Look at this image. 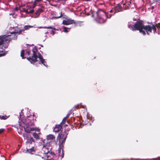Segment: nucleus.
I'll use <instances>...</instances> for the list:
<instances>
[{
  "label": "nucleus",
  "instance_id": "obj_34",
  "mask_svg": "<svg viewBox=\"0 0 160 160\" xmlns=\"http://www.w3.org/2000/svg\"><path fill=\"white\" fill-rule=\"evenodd\" d=\"M86 0L87 1H90V0Z\"/></svg>",
  "mask_w": 160,
  "mask_h": 160
},
{
  "label": "nucleus",
  "instance_id": "obj_17",
  "mask_svg": "<svg viewBox=\"0 0 160 160\" xmlns=\"http://www.w3.org/2000/svg\"><path fill=\"white\" fill-rule=\"evenodd\" d=\"M62 12H60V15L59 16H58V17H52V19H58V18H60V17H61L62 16Z\"/></svg>",
  "mask_w": 160,
  "mask_h": 160
},
{
  "label": "nucleus",
  "instance_id": "obj_11",
  "mask_svg": "<svg viewBox=\"0 0 160 160\" xmlns=\"http://www.w3.org/2000/svg\"><path fill=\"white\" fill-rule=\"evenodd\" d=\"M122 6L121 5H118L117 7H115L114 10L115 11V12H118L121 11Z\"/></svg>",
  "mask_w": 160,
  "mask_h": 160
},
{
  "label": "nucleus",
  "instance_id": "obj_19",
  "mask_svg": "<svg viewBox=\"0 0 160 160\" xmlns=\"http://www.w3.org/2000/svg\"><path fill=\"white\" fill-rule=\"evenodd\" d=\"M44 28H46V29H53L54 30H56V29L55 28H53V27H43Z\"/></svg>",
  "mask_w": 160,
  "mask_h": 160
},
{
  "label": "nucleus",
  "instance_id": "obj_23",
  "mask_svg": "<svg viewBox=\"0 0 160 160\" xmlns=\"http://www.w3.org/2000/svg\"><path fill=\"white\" fill-rule=\"evenodd\" d=\"M23 137L25 139H26L27 138V135L26 134H23Z\"/></svg>",
  "mask_w": 160,
  "mask_h": 160
},
{
  "label": "nucleus",
  "instance_id": "obj_38",
  "mask_svg": "<svg viewBox=\"0 0 160 160\" xmlns=\"http://www.w3.org/2000/svg\"><path fill=\"white\" fill-rule=\"evenodd\" d=\"M41 46L42 47H43V46L42 45H41Z\"/></svg>",
  "mask_w": 160,
  "mask_h": 160
},
{
  "label": "nucleus",
  "instance_id": "obj_2",
  "mask_svg": "<svg viewBox=\"0 0 160 160\" xmlns=\"http://www.w3.org/2000/svg\"><path fill=\"white\" fill-rule=\"evenodd\" d=\"M132 23L129 22L128 27L133 31L138 30L140 33L144 35L146 32L148 34H149L152 32V30L154 33L156 32V28L155 26L153 25H151L147 26H144L143 24V22L139 21L136 22L133 26H132Z\"/></svg>",
  "mask_w": 160,
  "mask_h": 160
},
{
  "label": "nucleus",
  "instance_id": "obj_6",
  "mask_svg": "<svg viewBox=\"0 0 160 160\" xmlns=\"http://www.w3.org/2000/svg\"><path fill=\"white\" fill-rule=\"evenodd\" d=\"M67 134V133L65 131L59 133L57 138V139L60 142L61 141V142H63L66 139Z\"/></svg>",
  "mask_w": 160,
  "mask_h": 160
},
{
  "label": "nucleus",
  "instance_id": "obj_18",
  "mask_svg": "<svg viewBox=\"0 0 160 160\" xmlns=\"http://www.w3.org/2000/svg\"><path fill=\"white\" fill-rule=\"evenodd\" d=\"M9 116H7L6 115H4V116H0V118L2 119H7L8 118V117H9Z\"/></svg>",
  "mask_w": 160,
  "mask_h": 160
},
{
  "label": "nucleus",
  "instance_id": "obj_5",
  "mask_svg": "<svg viewBox=\"0 0 160 160\" xmlns=\"http://www.w3.org/2000/svg\"><path fill=\"white\" fill-rule=\"evenodd\" d=\"M35 6V5H34L32 7L28 6H24V7L22 6L20 8V10L26 12L27 13H32L34 12L33 8Z\"/></svg>",
  "mask_w": 160,
  "mask_h": 160
},
{
  "label": "nucleus",
  "instance_id": "obj_10",
  "mask_svg": "<svg viewBox=\"0 0 160 160\" xmlns=\"http://www.w3.org/2000/svg\"><path fill=\"white\" fill-rule=\"evenodd\" d=\"M62 126L61 125H57L53 129V131L55 132H59L61 129Z\"/></svg>",
  "mask_w": 160,
  "mask_h": 160
},
{
  "label": "nucleus",
  "instance_id": "obj_28",
  "mask_svg": "<svg viewBox=\"0 0 160 160\" xmlns=\"http://www.w3.org/2000/svg\"><path fill=\"white\" fill-rule=\"evenodd\" d=\"M129 4H127V7H124V8H127L128 7H129Z\"/></svg>",
  "mask_w": 160,
  "mask_h": 160
},
{
  "label": "nucleus",
  "instance_id": "obj_37",
  "mask_svg": "<svg viewBox=\"0 0 160 160\" xmlns=\"http://www.w3.org/2000/svg\"><path fill=\"white\" fill-rule=\"evenodd\" d=\"M58 30V29H56V30Z\"/></svg>",
  "mask_w": 160,
  "mask_h": 160
},
{
  "label": "nucleus",
  "instance_id": "obj_32",
  "mask_svg": "<svg viewBox=\"0 0 160 160\" xmlns=\"http://www.w3.org/2000/svg\"><path fill=\"white\" fill-rule=\"evenodd\" d=\"M39 28H42V27H38Z\"/></svg>",
  "mask_w": 160,
  "mask_h": 160
},
{
  "label": "nucleus",
  "instance_id": "obj_16",
  "mask_svg": "<svg viewBox=\"0 0 160 160\" xmlns=\"http://www.w3.org/2000/svg\"><path fill=\"white\" fill-rule=\"evenodd\" d=\"M24 50H22L21 52V56L22 57V58H25L24 57Z\"/></svg>",
  "mask_w": 160,
  "mask_h": 160
},
{
  "label": "nucleus",
  "instance_id": "obj_1",
  "mask_svg": "<svg viewBox=\"0 0 160 160\" xmlns=\"http://www.w3.org/2000/svg\"><path fill=\"white\" fill-rule=\"evenodd\" d=\"M34 114H33L32 115L28 116L24 119L22 120L21 122H19V126H20V131L21 132V130L23 128L24 131L28 133H30L31 131H35L38 132V134L36 133H33V136L34 138L37 139H38L39 137L38 135L40 134V129L38 128H32V126L33 125L34 122Z\"/></svg>",
  "mask_w": 160,
  "mask_h": 160
},
{
  "label": "nucleus",
  "instance_id": "obj_14",
  "mask_svg": "<svg viewBox=\"0 0 160 160\" xmlns=\"http://www.w3.org/2000/svg\"><path fill=\"white\" fill-rule=\"evenodd\" d=\"M43 11L42 9L41 8H39L36 12V14H38Z\"/></svg>",
  "mask_w": 160,
  "mask_h": 160
},
{
  "label": "nucleus",
  "instance_id": "obj_26",
  "mask_svg": "<svg viewBox=\"0 0 160 160\" xmlns=\"http://www.w3.org/2000/svg\"><path fill=\"white\" fill-rule=\"evenodd\" d=\"M62 155H61V156H60V155H59V158H62V157H63V153H62Z\"/></svg>",
  "mask_w": 160,
  "mask_h": 160
},
{
  "label": "nucleus",
  "instance_id": "obj_31",
  "mask_svg": "<svg viewBox=\"0 0 160 160\" xmlns=\"http://www.w3.org/2000/svg\"><path fill=\"white\" fill-rule=\"evenodd\" d=\"M41 0H35V2H38L41 1Z\"/></svg>",
  "mask_w": 160,
  "mask_h": 160
},
{
  "label": "nucleus",
  "instance_id": "obj_9",
  "mask_svg": "<svg viewBox=\"0 0 160 160\" xmlns=\"http://www.w3.org/2000/svg\"><path fill=\"white\" fill-rule=\"evenodd\" d=\"M35 152V150L34 149V147H32L30 149H27L26 151H24V152L26 153H28L31 154H33L34 152Z\"/></svg>",
  "mask_w": 160,
  "mask_h": 160
},
{
  "label": "nucleus",
  "instance_id": "obj_12",
  "mask_svg": "<svg viewBox=\"0 0 160 160\" xmlns=\"http://www.w3.org/2000/svg\"><path fill=\"white\" fill-rule=\"evenodd\" d=\"M34 140L32 138L30 137L28 139L26 143L31 144L32 142H34Z\"/></svg>",
  "mask_w": 160,
  "mask_h": 160
},
{
  "label": "nucleus",
  "instance_id": "obj_24",
  "mask_svg": "<svg viewBox=\"0 0 160 160\" xmlns=\"http://www.w3.org/2000/svg\"><path fill=\"white\" fill-rule=\"evenodd\" d=\"M88 9H85V13H87V14L88 15H89L90 14H88Z\"/></svg>",
  "mask_w": 160,
  "mask_h": 160
},
{
  "label": "nucleus",
  "instance_id": "obj_15",
  "mask_svg": "<svg viewBox=\"0 0 160 160\" xmlns=\"http://www.w3.org/2000/svg\"><path fill=\"white\" fill-rule=\"evenodd\" d=\"M64 29L63 32H68V29H69L70 28H67L66 27H62Z\"/></svg>",
  "mask_w": 160,
  "mask_h": 160
},
{
  "label": "nucleus",
  "instance_id": "obj_25",
  "mask_svg": "<svg viewBox=\"0 0 160 160\" xmlns=\"http://www.w3.org/2000/svg\"><path fill=\"white\" fill-rule=\"evenodd\" d=\"M4 131V129H0V133H2Z\"/></svg>",
  "mask_w": 160,
  "mask_h": 160
},
{
  "label": "nucleus",
  "instance_id": "obj_3",
  "mask_svg": "<svg viewBox=\"0 0 160 160\" xmlns=\"http://www.w3.org/2000/svg\"><path fill=\"white\" fill-rule=\"evenodd\" d=\"M31 50L33 53V55L31 57H30L27 58V59L31 63H34L37 61H38L37 59L38 58L40 62L42 63L44 66H46V62L44 59H43V57L38 52L37 49L35 47H32L31 46H29V48L27 50V53L25 54V55H27L28 56L29 55Z\"/></svg>",
  "mask_w": 160,
  "mask_h": 160
},
{
  "label": "nucleus",
  "instance_id": "obj_21",
  "mask_svg": "<svg viewBox=\"0 0 160 160\" xmlns=\"http://www.w3.org/2000/svg\"><path fill=\"white\" fill-rule=\"evenodd\" d=\"M21 7H22V6L19 7H19H16V8H15V10L16 11H17V10H20V8Z\"/></svg>",
  "mask_w": 160,
  "mask_h": 160
},
{
  "label": "nucleus",
  "instance_id": "obj_13",
  "mask_svg": "<svg viewBox=\"0 0 160 160\" xmlns=\"http://www.w3.org/2000/svg\"><path fill=\"white\" fill-rule=\"evenodd\" d=\"M33 27V26H32L26 25L24 27V29L25 30H26L30 28H32Z\"/></svg>",
  "mask_w": 160,
  "mask_h": 160
},
{
  "label": "nucleus",
  "instance_id": "obj_30",
  "mask_svg": "<svg viewBox=\"0 0 160 160\" xmlns=\"http://www.w3.org/2000/svg\"><path fill=\"white\" fill-rule=\"evenodd\" d=\"M15 127L17 128L18 130V133H19V129H18V127H17V126H16Z\"/></svg>",
  "mask_w": 160,
  "mask_h": 160
},
{
  "label": "nucleus",
  "instance_id": "obj_4",
  "mask_svg": "<svg viewBox=\"0 0 160 160\" xmlns=\"http://www.w3.org/2000/svg\"><path fill=\"white\" fill-rule=\"evenodd\" d=\"M95 16H97L98 17L97 18V20L101 23H103L105 22L107 18H109L111 16L110 14H108V13H106L102 10L99 11L96 13H93L92 17H93Z\"/></svg>",
  "mask_w": 160,
  "mask_h": 160
},
{
  "label": "nucleus",
  "instance_id": "obj_36",
  "mask_svg": "<svg viewBox=\"0 0 160 160\" xmlns=\"http://www.w3.org/2000/svg\"><path fill=\"white\" fill-rule=\"evenodd\" d=\"M133 20L135 21H136V19H133Z\"/></svg>",
  "mask_w": 160,
  "mask_h": 160
},
{
  "label": "nucleus",
  "instance_id": "obj_33",
  "mask_svg": "<svg viewBox=\"0 0 160 160\" xmlns=\"http://www.w3.org/2000/svg\"><path fill=\"white\" fill-rule=\"evenodd\" d=\"M112 11H113V10H112H112H110V12H112Z\"/></svg>",
  "mask_w": 160,
  "mask_h": 160
},
{
  "label": "nucleus",
  "instance_id": "obj_27",
  "mask_svg": "<svg viewBox=\"0 0 160 160\" xmlns=\"http://www.w3.org/2000/svg\"><path fill=\"white\" fill-rule=\"evenodd\" d=\"M60 152H61V150L60 149H59L58 150V155H59L60 154Z\"/></svg>",
  "mask_w": 160,
  "mask_h": 160
},
{
  "label": "nucleus",
  "instance_id": "obj_22",
  "mask_svg": "<svg viewBox=\"0 0 160 160\" xmlns=\"http://www.w3.org/2000/svg\"><path fill=\"white\" fill-rule=\"evenodd\" d=\"M51 34H52V35H54L55 33V32L53 31H51Z\"/></svg>",
  "mask_w": 160,
  "mask_h": 160
},
{
  "label": "nucleus",
  "instance_id": "obj_29",
  "mask_svg": "<svg viewBox=\"0 0 160 160\" xmlns=\"http://www.w3.org/2000/svg\"><path fill=\"white\" fill-rule=\"evenodd\" d=\"M157 27L158 28H160V23H159L158 25H157Z\"/></svg>",
  "mask_w": 160,
  "mask_h": 160
},
{
  "label": "nucleus",
  "instance_id": "obj_35",
  "mask_svg": "<svg viewBox=\"0 0 160 160\" xmlns=\"http://www.w3.org/2000/svg\"><path fill=\"white\" fill-rule=\"evenodd\" d=\"M123 7L124 5V3L123 4Z\"/></svg>",
  "mask_w": 160,
  "mask_h": 160
},
{
  "label": "nucleus",
  "instance_id": "obj_8",
  "mask_svg": "<svg viewBox=\"0 0 160 160\" xmlns=\"http://www.w3.org/2000/svg\"><path fill=\"white\" fill-rule=\"evenodd\" d=\"M47 139L48 140L50 141V142H52L54 141L55 137L53 135L50 134L47 136Z\"/></svg>",
  "mask_w": 160,
  "mask_h": 160
},
{
  "label": "nucleus",
  "instance_id": "obj_20",
  "mask_svg": "<svg viewBox=\"0 0 160 160\" xmlns=\"http://www.w3.org/2000/svg\"><path fill=\"white\" fill-rule=\"evenodd\" d=\"M68 115L66 117H64V118H63V120H62V123H62V124H63V122H65L66 121V120L67 119V118H68Z\"/></svg>",
  "mask_w": 160,
  "mask_h": 160
},
{
  "label": "nucleus",
  "instance_id": "obj_7",
  "mask_svg": "<svg viewBox=\"0 0 160 160\" xmlns=\"http://www.w3.org/2000/svg\"><path fill=\"white\" fill-rule=\"evenodd\" d=\"M74 22L73 20L71 19H66L63 20L62 24L65 25H68L74 23Z\"/></svg>",
  "mask_w": 160,
  "mask_h": 160
}]
</instances>
